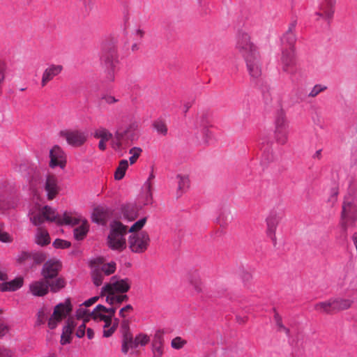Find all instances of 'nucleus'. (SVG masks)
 Instances as JSON below:
<instances>
[{"label": "nucleus", "mask_w": 357, "mask_h": 357, "mask_svg": "<svg viewBox=\"0 0 357 357\" xmlns=\"http://www.w3.org/2000/svg\"><path fill=\"white\" fill-rule=\"evenodd\" d=\"M139 122L133 118L123 117L119 122L114 134L112 147L120 150L123 146H129L139 138Z\"/></svg>", "instance_id": "nucleus-1"}, {"label": "nucleus", "mask_w": 357, "mask_h": 357, "mask_svg": "<svg viewBox=\"0 0 357 357\" xmlns=\"http://www.w3.org/2000/svg\"><path fill=\"white\" fill-rule=\"evenodd\" d=\"M117 40L114 37L105 39L101 43L100 63L107 73L106 79L109 82L114 80V74L119 64Z\"/></svg>", "instance_id": "nucleus-2"}, {"label": "nucleus", "mask_w": 357, "mask_h": 357, "mask_svg": "<svg viewBox=\"0 0 357 357\" xmlns=\"http://www.w3.org/2000/svg\"><path fill=\"white\" fill-rule=\"evenodd\" d=\"M32 223L36 226H40L45 220L54 222L59 225H75L79 220L72 217L68 213L65 212L62 216L56 213V211L48 206H45L41 212L32 215L30 218Z\"/></svg>", "instance_id": "nucleus-3"}, {"label": "nucleus", "mask_w": 357, "mask_h": 357, "mask_svg": "<svg viewBox=\"0 0 357 357\" xmlns=\"http://www.w3.org/2000/svg\"><path fill=\"white\" fill-rule=\"evenodd\" d=\"M128 232L127 226L123 225L120 221L115 220L111 224V230L107 237L109 248L112 250L119 252L126 248L125 236Z\"/></svg>", "instance_id": "nucleus-4"}, {"label": "nucleus", "mask_w": 357, "mask_h": 357, "mask_svg": "<svg viewBox=\"0 0 357 357\" xmlns=\"http://www.w3.org/2000/svg\"><path fill=\"white\" fill-rule=\"evenodd\" d=\"M353 303L349 298H337L316 303L314 308L321 313L333 314L349 309Z\"/></svg>", "instance_id": "nucleus-5"}, {"label": "nucleus", "mask_w": 357, "mask_h": 357, "mask_svg": "<svg viewBox=\"0 0 357 357\" xmlns=\"http://www.w3.org/2000/svg\"><path fill=\"white\" fill-rule=\"evenodd\" d=\"M274 125V137L276 142L282 145L285 144L288 141L289 122L283 109H281L276 112Z\"/></svg>", "instance_id": "nucleus-6"}, {"label": "nucleus", "mask_w": 357, "mask_h": 357, "mask_svg": "<svg viewBox=\"0 0 357 357\" xmlns=\"http://www.w3.org/2000/svg\"><path fill=\"white\" fill-rule=\"evenodd\" d=\"M236 50L244 59L259 54L257 47L251 41L250 35L245 32H239L238 33Z\"/></svg>", "instance_id": "nucleus-7"}, {"label": "nucleus", "mask_w": 357, "mask_h": 357, "mask_svg": "<svg viewBox=\"0 0 357 357\" xmlns=\"http://www.w3.org/2000/svg\"><path fill=\"white\" fill-rule=\"evenodd\" d=\"M341 213V226L344 231L354 227L357 220V203L344 199Z\"/></svg>", "instance_id": "nucleus-8"}, {"label": "nucleus", "mask_w": 357, "mask_h": 357, "mask_svg": "<svg viewBox=\"0 0 357 357\" xmlns=\"http://www.w3.org/2000/svg\"><path fill=\"white\" fill-rule=\"evenodd\" d=\"M150 238L147 232L141 231L131 234L128 238V248L135 253L144 252L149 245Z\"/></svg>", "instance_id": "nucleus-9"}, {"label": "nucleus", "mask_w": 357, "mask_h": 357, "mask_svg": "<svg viewBox=\"0 0 357 357\" xmlns=\"http://www.w3.org/2000/svg\"><path fill=\"white\" fill-rule=\"evenodd\" d=\"M59 135L63 137L69 145L75 147L82 146L88 139L87 132L80 130H61Z\"/></svg>", "instance_id": "nucleus-10"}, {"label": "nucleus", "mask_w": 357, "mask_h": 357, "mask_svg": "<svg viewBox=\"0 0 357 357\" xmlns=\"http://www.w3.org/2000/svg\"><path fill=\"white\" fill-rule=\"evenodd\" d=\"M130 289V281L128 278L117 279L116 276H113L109 283H107L102 288V293H126Z\"/></svg>", "instance_id": "nucleus-11"}, {"label": "nucleus", "mask_w": 357, "mask_h": 357, "mask_svg": "<svg viewBox=\"0 0 357 357\" xmlns=\"http://www.w3.org/2000/svg\"><path fill=\"white\" fill-rule=\"evenodd\" d=\"M71 304L69 299L64 303H59L54 310L52 315L48 320V326L50 329H54L57 324L61 321L63 317H66L71 311Z\"/></svg>", "instance_id": "nucleus-12"}, {"label": "nucleus", "mask_w": 357, "mask_h": 357, "mask_svg": "<svg viewBox=\"0 0 357 357\" xmlns=\"http://www.w3.org/2000/svg\"><path fill=\"white\" fill-rule=\"evenodd\" d=\"M50 167L54 168L59 167L63 169L66 165V155L64 151L57 145L53 146L50 151Z\"/></svg>", "instance_id": "nucleus-13"}, {"label": "nucleus", "mask_w": 357, "mask_h": 357, "mask_svg": "<svg viewBox=\"0 0 357 357\" xmlns=\"http://www.w3.org/2000/svg\"><path fill=\"white\" fill-rule=\"evenodd\" d=\"M150 342V337L146 334L139 333L133 338L132 335L127 342L122 343V351L126 354L129 349H135L139 346H145Z\"/></svg>", "instance_id": "nucleus-14"}, {"label": "nucleus", "mask_w": 357, "mask_h": 357, "mask_svg": "<svg viewBox=\"0 0 357 357\" xmlns=\"http://www.w3.org/2000/svg\"><path fill=\"white\" fill-rule=\"evenodd\" d=\"M63 67L60 64H50L44 70L42 77L40 85L45 87L49 82L52 81L56 77L61 73Z\"/></svg>", "instance_id": "nucleus-15"}, {"label": "nucleus", "mask_w": 357, "mask_h": 357, "mask_svg": "<svg viewBox=\"0 0 357 357\" xmlns=\"http://www.w3.org/2000/svg\"><path fill=\"white\" fill-rule=\"evenodd\" d=\"M336 0H321L319 10L315 13L319 17L329 21L333 18L335 12Z\"/></svg>", "instance_id": "nucleus-16"}, {"label": "nucleus", "mask_w": 357, "mask_h": 357, "mask_svg": "<svg viewBox=\"0 0 357 357\" xmlns=\"http://www.w3.org/2000/svg\"><path fill=\"white\" fill-rule=\"evenodd\" d=\"M61 268V264L58 260L50 259L47 261L43 267L42 275L45 280L56 278Z\"/></svg>", "instance_id": "nucleus-17"}, {"label": "nucleus", "mask_w": 357, "mask_h": 357, "mask_svg": "<svg viewBox=\"0 0 357 357\" xmlns=\"http://www.w3.org/2000/svg\"><path fill=\"white\" fill-rule=\"evenodd\" d=\"M248 71L251 77L258 79L261 75L259 54L245 59Z\"/></svg>", "instance_id": "nucleus-18"}, {"label": "nucleus", "mask_w": 357, "mask_h": 357, "mask_svg": "<svg viewBox=\"0 0 357 357\" xmlns=\"http://www.w3.org/2000/svg\"><path fill=\"white\" fill-rule=\"evenodd\" d=\"M44 189L47 192V197L49 200H52L56 197L60 191V187L54 175H48L46 177Z\"/></svg>", "instance_id": "nucleus-19"}, {"label": "nucleus", "mask_w": 357, "mask_h": 357, "mask_svg": "<svg viewBox=\"0 0 357 357\" xmlns=\"http://www.w3.org/2000/svg\"><path fill=\"white\" fill-rule=\"evenodd\" d=\"M164 334L163 330H158L153 337L151 346L155 357H160L164 354Z\"/></svg>", "instance_id": "nucleus-20"}, {"label": "nucleus", "mask_w": 357, "mask_h": 357, "mask_svg": "<svg viewBox=\"0 0 357 357\" xmlns=\"http://www.w3.org/2000/svg\"><path fill=\"white\" fill-rule=\"evenodd\" d=\"M281 63L282 70L284 72L289 73H293L294 66L295 64L294 49L288 48L282 51Z\"/></svg>", "instance_id": "nucleus-21"}, {"label": "nucleus", "mask_w": 357, "mask_h": 357, "mask_svg": "<svg viewBox=\"0 0 357 357\" xmlns=\"http://www.w3.org/2000/svg\"><path fill=\"white\" fill-rule=\"evenodd\" d=\"M281 219L282 216L276 213H271L266 219V233L268 236L273 241L274 244L276 243V229Z\"/></svg>", "instance_id": "nucleus-22"}, {"label": "nucleus", "mask_w": 357, "mask_h": 357, "mask_svg": "<svg viewBox=\"0 0 357 357\" xmlns=\"http://www.w3.org/2000/svg\"><path fill=\"white\" fill-rule=\"evenodd\" d=\"M121 218L127 221H133L138 215L139 208L134 204H126L121 208Z\"/></svg>", "instance_id": "nucleus-23"}, {"label": "nucleus", "mask_w": 357, "mask_h": 357, "mask_svg": "<svg viewBox=\"0 0 357 357\" xmlns=\"http://www.w3.org/2000/svg\"><path fill=\"white\" fill-rule=\"evenodd\" d=\"M297 24V21L293 20L289 24L287 31L284 34L282 41L284 44H287L289 45V48L294 49V45L296 40V37L295 34V29Z\"/></svg>", "instance_id": "nucleus-24"}, {"label": "nucleus", "mask_w": 357, "mask_h": 357, "mask_svg": "<svg viewBox=\"0 0 357 357\" xmlns=\"http://www.w3.org/2000/svg\"><path fill=\"white\" fill-rule=\"evenodd\" d=\"M30 291L33 296H43L48 293V284L47 281H36L30 284Z\"/></svg>", "instance_id": "nucleus-25"}, {"label": "nucleus", "mask_w": 357, "mask_h": 357, "mask_svg": "<svg viewBox=\"0 0 357 357\" xmlns=\"http://www.w3.org/2000/svg\"><path fill=\"white\" fill-rule=\"evenodd\" d=\"M23 278L18 277L10 282H4L0 286L1 291H15L23 285Z\"/></svg>", "instance_id": "nucleus-26"}, {"label": "nucleus", "mask_w": 357, "mask_h": 357, "mask_svg": "<svg viewBox=\"0 0 357 357\" xmlns=\"http://www.w3.org/2000/svg\"><path fill=\"white\" fill-rule=\"evenodd\" d=\"M75 324L74 321L68 319L67 321V324L63 328V333L61 338V344H66L69 343L71 339V334L74 329Z\"/></svg>", "instance_id": "nucleus-27"}, {"label": "nucleus", "mask_w": 357, "mask_h": 357, "mask_svg": "<svg viewBox=\"0 0 357 357\" xmlns=\"http://www.w3.org/2000/svg\"><path fill=\"white\" fill-rule=\"evenodd\" d=\"M344 199L357 203V179L351 178L349 181L347 195Z\"/></svg>", "instance_id": "nucleus-28"}, {"label": "nucleus", "mask_w": 357, "mask_h": 357, "mask_svg": "<svg viewBox=\"0 0 357 357\" xmlns=\"http://www.w3.org/2000/svg\"><path fill=\"white\" fill-rule=\"evenodd\" d=\"M36 243L41 246H45L50 243V237L47 230L38 228L36 234Z\"/></svg>", "instance_id": "nucleus-29"}, {"label": "nucleus", "mask_w": 357, "mask_h": 357, "mask_svg": "<svg viewBox=\"0 0 357 357\" xmlns=\"http://www.w3.org/2000/svg\"><path fill=\"white\" fill-rule=\"evenodd\" d=\"M177 195L181 196L190 187V180L188 176L178 174Z\"/></svg>", "instance_id": "nucleus-30"}, {"label": "nucleus", "mask_w": 357, "mask_h": 357, "mask_svg": "<svg viewBox=\"0 0 357 357\" xmlns=\"http://www.w3.org/2000/svg\"><path fill=\"white\" fill-rule=\"evenodd\" d=\"M103 313L105 312H102V310H96V307L89 315L90 317H92L96 321H103L105 322L104 328L109 327L111 325V316H107Z\"/></svg>", "instance_id": "nucleus-31"}, {"label": "nucleus", "mask_w": 357, "mask_h": 357, "mask_svg": "<svg viewBox=\"0 0 357 357\" xmlns=\"http://www.w3.org/2000/svg\"><path fill=\"white\" fill-rule=\"evenodd\" d=\"M188 280L196 293L199 294L202 291V282L197 273L194 272L189 274Z\"/></svg>", "instance_id": "nucleus-32"}, {"label": "nucleus", "mask_w": 357, "mask_h": 357, "mask_svg": "<svg viewBox=\"0 0 357 357\" xmlns=\"http://www.w3.org/2000/svg\"><path fill=\"white\" fill-rule=\"evenodd\" d=\"M31 257L32 252L22 251L17 255L16 261L19 264H24L29 266H33Z\"/></svg>", "instance_id": "nucleus-33"}, {"label": "nucleus", "mask_w": 357, "mask_h": 357, "mask_svg": "<svg viewBox=\"0 0 357 357\" xmlns=\"http://www.w3.org/2000/svg\"><path fill=\"white\" fill-rule=\"evenodd\" d=\"M48 280H46L48 288H50V290L52 292H57L62 288H63L66 286V281L63 278H57L54 280L50 281Z\"/></svg>", "instance_id": "nucleus-34"}, {"label": "nucleus", "mask_w": 357, "mask_h": 357, "mask_svg": "<svg viewBox=\"0 0 357 357\" xmlns=\"http://www.w3.org/2000/svg\"><path fill=\"white\" fill-rule=\"evenodd\" d=\"M93 137L103 141H109L114 139V135L105 128L96 129L93 132Z\"/></svg>", "instance_id": "nucleus-35"}, {"label": "nucleus", "mask_w": 357, "mask_h": 357, "mask_svg": "<svg viewBox=\"0 0 357 357\" xmlns=\"http://www.w3.org/2000/svg\"><path fill=\"white\" fill-rule=\"evenodd\" d=\"M128 167V162L127 160H121L119 162V166L117 167L115 173H114V178L116 180L122 179L126 174V172Z\"/></svg>", "instance_id": "nucleus-36"}, {"label": "nucleus", "mask_w": 357, "mask_h": 357, "mask_svg": "<svg viewBox=\"0 0 357 357\" xmlns=\"http://www.w3.org/2000/svg\"><path fill=\"white\" fill-rule=\"evenodd\" d=\"M120 331L123 335V342H127L129 337L132 335L130 331V321L128 319H123L120 325Z\"/></svg>", "instance_id": "nucleus-37"}, {"label": "nucleus", "mask_w": 357, "mask_h": 357, "mask_svg": "<svg viewBox=\"0 0 357 357\" xmlns=\"http://www.w3.org/2000/svg\"><path fill=\"white\" fill-rule=\"evenodd\" d=\"M283 331L286 335L289 337V343L291 345L298 346L300 339L303 338V334L301 332L298 331L295 336H291L290 330L284 326V328H280V331Z\"/></svg>", "instance_id": "nucleus-38"}, {"label": "nucleus", "mask_w": 357, "mask_h": 357, "mask_svg": "<svg viewBox=\"0 0 357 357\" xmlns=\"http://www.w3.org/2000/svg\"><path fill=\"white\" fill-rule=\"evenodd\" d=\"M91 277L94 284L97 287L100 286L102 283L104 275L100 271L99 266L94 267L91 272Z\"/></svg>", "instance_id": "nucleus-39"}, {"label": "nucleus", "mask_w": 357, "mask_h": 357, "mask_svg": "<svg viewBox=\"0 0 357 357\" xmlns=\"http://www.w3.org/2000/svg\"><path fill=\"white\" fill-rule=\"evenodd\" d=\"M100 271H102V273L105 275H109L114 273L116 271V263L114 261L102 264L101 266L99 267Z\"/></svg>", "instance_id": "nucleus-40"}, {"label": "nucleus", "mask_w": 357, "mask_h": 357, "mask_svg": "<svg viewBox=\"0 0 357 357\" xmlns=\"http://www.w3.org/2000/svg\"><path fill=\"white\" fill-rule=\"evenodd\" d=\"M119 324V320L117 318H114L112 321V324L109 327L104 328L103 335L104 337H110L116 331L118 326Z\"/></svg>", "instance_id": "nucleus-41"}, {"label": "nucleus", "mask_w": 357, "mask_h": 357, "mask_svg": "<svg viewBox=\"0 0 357 357\" xmlns=\"http://www.w3.org/2000/svg\"><path fill=\"white\" fill-rule=\"evenodd\" d=\"M153 126L159 134L165 135L167 133V127L162 120L158 119L155 121Z\"/></svg>", "instance_id": "nucleus-42"}, {"label": "nucleus", "mask_w": 357, "mask_h": 357, "mask_svg": "<svg viewBox=\"0 0 357 357\" xmlns=\"http://www.w3.org/2000/svg\"><path fill=\"white\" fill-rule=\"evenodd\" d=\"M87 227L84 225L79 226L74 229L75 238L77 241L84 239L87 234Z\"/></svg>", "instance_id": "nucleus-43"}, {"label": "nucleus", "mask_w": 357, "mask_h": 357, "mask_svg": "<svg viewBox=\"0 0 357 357\" xmlns=\"http://www.w3.org/2000/svg\"><path fill=\"white\" fill-rule=\"evenodd\" d=\"M33 266L36 264H40L46 259V255L43 252H32Z\"/></svg>", "instance_id": "nucleus-44"}, {"label": "nucleus", "mask_w": 357, "mask_h": 357, "mask_svg": "<svg viewBox=\"0 0 357 357\" xmlns=\"http://www.w3.org/2000/svg\"><path fill=\"white\" fill-rule=\"evenodd\" d=\"M142 152V149L139 147H133L130 149L129 153L131 154L132 156L130 157L129 161L131 165L136 162Z\"/></svg>", "instance_id": "nucleus-45"}, {"label": "nucleus", "mask_w": 357, "mask_h": 357, "mask_svg": "<svg viewBox=\"0 0 357 357\" xmlns=\"http://www.w3.org/2000/svg\"><path fill=\"white\" fill-rule=\"evenodd\" d=\"M146 222V218H143L138 221L135 222L130 228L128 230V231L131 232L132 234L137 233L144 226Z\"/></svg>", "instance_id": "nucleus-46"}, {"label": "nucleus", "mask_w": 357, "mask_h": 357, "mask_svg": "<svg viewBox=\"0 0 357 357\" xmlns=\"http://www.w3.org/2000/svg\"><path fill=\"white\" fill-rule=\"evenodd\" d=\"M7 65L6 63L0 60V91L5 82L6 77Z\"/></svg>", "instance_id": "nucleus-47"}, {"label": "nucleus", "mask_w": 357, "mask_h": 357, "mask_svg": "<svg viewBox=\"0 0 357 357\" xmlns=\"http://www.w3.org/2000/svg\"><path fill=\"white\" fill-rule=\"evenodd\" d=\"M187 343V341L182 339L181 337H176L172 340L171 346L175 349H180L183 348Z\"/></svg>", "instance_id": "nucleus-48"}, {"label": "nucleus", "mask_w": 357, "mask_h": 357, "mask_svg": "<svg viewBox=\"0 0 357 357\" xmlns=\"http://www.w3.org/2000/svg\"><path fill=\"white\" fill-rule=\"evenodd\" d=\"M90 312L86 309V307L80 306L79 309L76 311V317L77 319H84V321L88 320L90 317Z\"/></svg>", "instance_id": "nucleus-49"}, {"label": "nucleus", "mask_w": 357, "mask_h": 357, "mask_svg": "<svg viewBox=\"0 0 357 357\" xmlns=\"http://www.w3.org/2000/svg\"><path fill=\"white\" fill-rule=\"evenodd\" d=\"M70 245H71V243L70 241L60 239V238H57L53 242V246L55 248H61V249L68 248L70 247Z\"/></svg>", "instance_id": "nucleus-50"}, {"label": "nucleus", "mask_w": 357, "mask_h": 357, "mask_svg": "<svg viewBox=\"0 0 357 357\" xmlns=\"http://www.w3.org/2000/svg\"><path fill=\"white\" fill-rule=\"evenodd\" d=\"M197 125L200 127H208L210 126L209 116L206 113H203L199 119L197 121Z\"/></svg>", "instance_id": "nucleus-51"}, {"label": "nucleus", "mask_w": 357, "mask_h": 357, "mask_svg": "<svg viewBox=\"0 0 357 357\" xmlns=\"http://www.w3.org/2000/svg\"><path fill=\"white\" fill-rule=\"evenodd\" d=\"M16 206V203L14 200H0V208L2 210H8L14 208Z\"/></svg>", "instance_id": "nucleus-52"}, {"label": "nucleus", "mask_w": 357, "mask_h": 357, "mask_svg": "<svg viewBox=\"0 0 357 357\" xmlns=\"http://www.w3.org/2000/svg\"><path fill=\"white\" fill-rule=\"evenodd\" d=\"M102 310V312H104L105 313H108L109 314L107 316H111V322L112 321V318L114 315V313L116 312L115 307H106L102 305H98L96 306V310Z\"/></svg>", "instance_id": "nucleus-53"}, {"label": "nucleus", "mask_w": 357, "mask_h": 357, "mask_svg": "<svg viewBox=\"0 0 357 357\" xmlns=\"http://www.w3.org/2000/svg\"><path fill=\"white\" fill-rule=\"evenodd\" d=\"M93 219L95 222L100 223L105 220V215L100 208H96L93 213Z\"/></svg>", "instance_id": "nucleus-54"}, {"label": "nucleus", "mask_w": 357, "mask_h": 357, "mask_svg": "<svg viewBox=\"0 0 357 357\" xmlns=\"http://www.w3.org/2000/svg\"><path fill=\"white\" fill-rule=\"evenodd\" d=\"M326 89V86H323L320 84L315 85L311 91L309 93V96L310 97H315L317 96L320 92L324 91Z\"/></svg>", "instance_id": "nucleus-55"}, {"label": "nucleus", "mask_w": 357, "mask_h": 357, "mask_svg": "<svg viewBox=\"0 0 357 357\" xmlns=\"http://www.w3.org/2000/svg\"><path fill=\"white\" fill-rule=\"evenodd\" d=\"M15 353L8 349L0 347V357H12Z\"/></svg>", "instance_id": "nucleus-56"}, {"label": "nucleus", "mask_w": 357, "mask_h": 357, "mask_svg": "<svg viewBox=\"0 0 357 357\" xmlns=\"http://www.w3.org/2000/svg\"><path fill=\"white\" fill-rule=\"evenodd\" d=\"M146 191V195H145V200L144 202V205L151 204L152 203L153 200V195H152V188L149 189H145Z\"/></svg>", "instance_id": "nucleus-57"}, {"label": "nucleus", "mask_w": 357, "mask_h": 357, "mask_svg": "<svg viewBox=\"0 0 357 357\" xmlns=\"http://www.w3.org/2000/svg\"><path fill=\"white\" fill-rule=\"evenodd\" d=\"M133 307L131 305L128 304L126 305L125 307H122L119 311V316L122 317L123 319H125L126 317V314L125 312H129L132 311Z\"/></svg>", "instance_id": "nucleus-58"}, {"label": "nucleus", "mask_w": 357, "mask_h": 357, "mask_svg": "<svg viewBox=\"0 0 357 357\" xmlns=\"http://www.w3.org/2000/svg\"><path fill=\"white\" fill-rule=\"evenodd\" d=\"M8 331V326L5 324L3 317H0V335H4Z\"/></svg>", "instance_id": "nucleus-59"}, {"label": "nucleus", "mask_w": 357, "mask_h": 357, "mask_svg": "<svg viewBox=\"0 0 357 357\" xmlns=\"http://www.w3.org/2000/svg\"><path fill=\"white\" fill-rule=\"evenodd\" d=\"M274 319L275 324L278 328V331H280L281 328H284L281 316L278 313H275L274 315Z\"/></svg>", "instance_id": "nucleus-60"}, {"label": "nucleus", "mask_w": 357, "mask_h": 357, "mask_svg": "<svg viewBox=\"0 0 357 357\" xmlns=\"http://www.w3.org/2000/svg\"><path fill=\"white\" fill-rule=\"evenodd\" d=\"M85 323L84 321L78 327L76 331V335L78 337H82L85 334Z\"/></svg>", "instance_id": "nucleus-61"}, {"label": "nucleus", "mask_w": 357, "mask_h": 357, "mask_svg": "<svg viewBox=\"0 0 357 357\" xmlns=\"http://www.w3.org/2000/svg\"><path fill=\"white\" fill-rule=\"evenodd\" d=\"M155 178V176L153 172H151L147 179V181L145 182L144 187L145 189H151L153 187L152 180Z\"/></svg>", "instance_id": "nucleus-62"}, {"label": "nucleus", "mask_w": 357, "mask_h": 357, "mask_svg": "<svg viewBox=\"0 0 357 357\" xmlns=\"http://www.w3.org/2000/svg\"><path fill=\"white\" fill-rule=\"evenodd\" d=\"M102 99L109 105L116 103L119 101V100L116 99L114 96L110 95L105 96L102 97Z\"/></svg>", "instance_id": "nucleus-63"}, {"label": "nucleus", "mask_w": 357, "mask_h": 357, "mask_svg": "<svg viewBox=\"0 0 357 357\" xmlns=\"http://www.w3.org/2000/svg\"><path fill=\"white\" fill-rule=\"evenodd\" d=\"M202 133L205 137L204 142L207 144L208 142V139L211 137V132L208 130V127H203Z\"/></svg>", "instance_id": "nucleus-64"}]
</instances>
